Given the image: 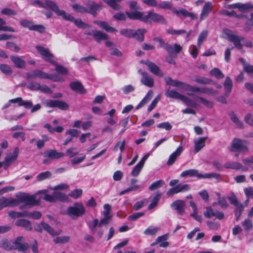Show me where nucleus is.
Wrapping results in <instances>:
<instances>
[{"instance_id":"ddd939ff","label":"nucleus","mask_w":253,"mask_h":253,"mask_svg":"<svg viewBox=\"0 0 253 253\" xmlns=\"http://www.w3.org/2000/svg\"><path fill=\"white\" fill-rule=\"evenodd\" d=\"M45 105L48 107H57L62 110L69 109V105L67 103L59 100H48L45 102Z\"/></svg>"},{"instance_id":"f704fd0d","label":"nucleus","mask_w":253,"mask_h":253,"mask_svg":"<svg viewBox=\"0 0 253 253\" xmlns=\"http://www.w3.org/2000/svg\"><path fill=\"white\" fill-rule=\"evenodd\" d=\"M42 227L43 230L46 231L52 236L58 235L62 232V230L60 229H59L57 231L54 230L53 228L51 227L48 224L44 222H42Z\"/></svg>"},{"instance_id":"1a4fd4ad","label":"nucleus","mask_w":253,"mask_h":253,"mask_svg":"<svg viewBox=\"0 0 253 253\" xmlns=\"http://www.w3.org/2000/svg\"><path fill=\"white\" fill-rule=\"evenodd\" d=\"M248 144L247 141L236 138L232 141L231 147L229 148V150L232 152L240 151L243 152H247L248 151V148L247 146Z\"/></svg>"},{"instance_id":"4468645a","label":"nucleus","mask_w":253,"mask_h":253,"mask_svg":"<svg viewBox=\"0 0 253 253\" xmlns=\"http://www.w3.org/2000/svg\"><path fill=\"white\" fill-rule=\"evenodd\" d=\"M17 103L20 106H24L26 109H29L32 106V102L31 101L24 100L21 97H17L15 99H12L9 100V102L6 104L3 107L2 109L4 110L10 105V103Z\"/></svg>"},{"instance_id":"a18cd8bd","label":"nucleus","mask_w":253,"mask_h":253,"mask_svg":"<svg viewBox=\"0 0 253 253\" xmlns=\"http://www.w3.org/2000/svg\"><path fill=\"white\" fill-rule=\"evenodd\" d=\"M9 216L12 218H20L22 217H27V211L23 212H16L15 211H10L8 212Z\"/></svg>"},{"instance_id":"cd10ccee","label":"nucleus","mask_w":253,"mask_h":253,"mask_svg":"<svg viewBox=\"0 0 253 253\" xmlns=\"http://www.w3.org/2000/svg\"><path fill=\"white\" fill-rule=\"evenodd\" d=\"M87 225L90 229V230L94 232L96 231V227H101L103 226H106L108 224H106L105 222H102V219H101L99 221L97 218H94L92 221H89L87 222Z\"/></svg>"},{"instance_id":"393cba45","label":"nucleus","mask_w":253,"mask_h":253,"mask_svg":"<svg viewBox=\"0 0 253 253\" xmlns=\"http://www.w3.org/2000/svg\"><path fill=\"white\" fill-rule=\"evenodd\" d=\"M164 80L167 85L179 87L184 90L185 89L187 84L177 80H174L170 77H166Z\"/></svg>"},{"instance_id":"69168bd1","label":"nucleus","mask_w":253,"mask_h":253,"mask_svg":"<svg viewBox=\"0 0 253 253\" xmlns=\"http://www.w3.org/2000/svg\"><path fill=\"white\" fill-rule=\"evenodd\" d=\"M41 84L38 82H31L29 83L27 87L31 90H39Z\"/></svg>"},{"instance_id":"e433bc0d","label":"nucleus","mask_w":253,"mask_h":253,"mask_svg":"<svg viewBox=\"0 0 253 253\" xmlns=\"http://www.w3.org/2000/svg\"><path fill=\"white\" fill-rule=\"evenodd\" d=\"M153 94V92L152 90H149L144 98L141 101L139 104L136 106V109L137 110L142 107L146 103H147L151 99Z\"/></svg>"},{"instance_id":"412c9836","label":"nucleus","mask_w":253,"mask_h":253,"mask_svg":"<svg viewBox=\"0 0 253 253\" xmlns=\"http://www.w3.org/2000/svg\"><path fill=\"white\" fill-rule=\"evenodd\" d=\"M185 206V202L181 200H177L173 202L170 206L171 207L176 211L179 215H183L185 213L184 207Z\"/></svg>"},{"instance_id":"6e6d98bb","label":"nucleus","mask_w":253,"mask_h":253,"mask_svg":"<svg viewBox=\"0 0 253 253\" xmlns=\"http://www.w3.org/2000/svg\"><path fill=\"white\" fill-rule=\"evenodd\" d=\"M210 74L214 76L217 79H221L224 77V74L218 68H213L210 72Z\"/></svg>"},{"instance_id":"6ab92c4d","label":"nucleus","mask_w":253,"mask_h":253,"mask_svg":"<svg viewBox=\"0 0 253 253\" xmlns=\"http://www.w3.org/2000/svg\"><path fill=\"white\" fill-rule=\"evenodd\" d=\"M104 211L102 212L103 217L102 222H105L109 224L112 219V214H111V207L109 204H106L104 205Z\"/></svg>"},{"instance_id":"7c9ffc66","label":"nucleus","mask_w":253,"mask_h":253,"mask_svg":"<svg viewBox=\"0 0 253 253\" xmlns=\"http://www.w3.org/2000/svg\"><path fill=\"white\" fill-rule=\"evenodd\" d=\"M93 38L97 42L100 43L102 41L108 40L109 37L107 34L102 31L95 30Z\"/></svg>"},{"instance_id":"20e7f679","label":"nucleus","mask_w":253,"mask_h":253,"mask_svg":"<svg viewBox=\"0 0 253 253\" xmlns=\"http://www.w3.org/2000/svg\"><path fill=\"white\" fill-rule=\"evenodd\" d=\"M127 17L131 20H138L146 24L155 22L165 24L167 23L163 17H115L117 21H126Z\"/></svg>"},{"instance_id":"c03bdc74","label":"nucleus","mask_w":253,"mask_h":253,"mask_svg":"<svg viewBox=\"0 0 253 253\" xmlns=\"http://www.w3.org/2000/svg\"><path fill=\"white\" fill-rule=\"evenodd\" d=\"M104 2L107 3L109 6H110L112 8L118 10L120 8V5L118 4L119 2H120L122 1V0H102Z\"/></svg>"},{"instance_id":"052dcab7","label":"nucleus","mask_w":253,"mask_h":253,"mask_svg":"<svg viewBox=\"0 0 253 253\" xmlns=\"http://www.w3.org/2000/svg\"><path fill=\"white\" fill-rule=\"evenodd\" d=\"M42 217V213L39 211H34L32 212L27 211V217L39 219Z\"/></svg>"},{"instance_id":"39448f33","label":"nucleus","mask_w":253,"mask_h":253,"mask_svg":"<svg viewBox=\"0 0 253 253\" xmlns=\"http://www.w3.org/2000/svg\"><path fill=\"white\" fill-rule=\"evenodd\" d=\"M153 40L155 42H158L159 43V46L164 48L170 56L172 55L174 53H179L182 49V47L179 44L175 43L173 47L172 45L166 42L163 39L160 37H155Z\"/></svg>"},{"instance_id":"49530a36","label":"nucleus","mask_w":253,"mask_h":253,"mask_svg":"<svg viewBox=\"0 0 253 253\" xmlns=\"http://www.w3.org/2000/svg\"><path fill=\"white\" fill-rule=\"evenodd\" d=\"M54 197L55 201L59 200L61 202H65L67 201L68 199V197L66 194L56 191L54 192Z\"/></svg>"},{"instance_id":"a878e982","label":"nucleus","mask_w":253,"mask_h":253,"mask_svg":"<svg viewBox=\"0 0 253 253\" xmlns=\"http://www.w3.org/2000/svg\"><path fill=\"white\" fill-rule=\"evenodd\" d=\"M183 147L181 146H179L176 150L169 156L167 162V165L169 166L172 165L175 162L176 159L181 155Z\"/></svg>"},{"instance_id":"37998d69","label":"nucleus","mask_w":253,"mask_h":253,"mask_svg":"<svg viewBox=\"0 0 253 253\" xmlns=\"http://www.w3.org/2000/svg\"><path fill=\"white\" fill-rule=\"evenodd\" d=\"M224 167L226 169H240L242 168V165L236 162H230L224 164Z\"/></svg>"},{"instance_id":"de8ad7c7","label":"nucleus","mask_w":253,"mask_h":253,"mask_svg":"<svg viewBox=\"0 0 253 253\" xmlns=\"http://www.w3.org/2000/svg\"><path fill=\"white\" fill-rule=\"evenodd\" d=\"M70 237L69 236H62L57 237L53 239V242L55 244H63L69 242Z\"/></svg>"},{"instance_id":"0eeeda50","label":"nucleus","mask_w":253,"mask_h":253,"mask_svg":"<svg viewBox=\"0 0 253 253\" xmlns=\"http://www.w3.org/2000/svg\"><path fill=\"white\" fill-rule=\"evenodd\" d=\"M12 250H17L18 252L25 253L29 248V245L26 242L25 238L23 236H18L12 240Z\"/></svg>"},{"instance_id":"9b49d317","label":"nucleus","mask_w":253,"mask_h":253,"mask_svg":"<svg viewBox=\"0 0 253 253\" xmlns=\"http://www.w3.org/2000/svg\"><path fill=\"white\" fill-rule=\"evenodd\" d=\"M228 9H238L242 13L247 12L253 10V4L250 2L243 3L237 2L227 6Z\"/></svg>"},{"instance_id":"5fc2aeb1","label":"nucleus","mask_w":253,"mask_h":253,"mask_svg":"<svg viewBox=\"0 0 253 253\" xmlns=\"http://www.w3.org/2000/svg\"><path fill=\"white\" fill-rule=\"evenodd\" d=\"M195 99L197 101L200 102L201 103L204 104L205 106L208 108H212L213 106L212 102L202 97H195Z\"/></svg>"},{"instance_id":"c756f323","label":"nucleus","mask_w":253,"mask_h":253,"mask_svg":"<svg viewBox=\"0 0 253 253\" xmlns=\"http://www.w3.org/2000/svg\"><path fill=\"white\" fill-rule=\"evenodd\" d=\"M146 30L144 29L133 30L131 38L135 39L140 42H142L144 40V34Z\"/></svg>"},{"instance_id":"680f3d73","label":"nucleus","mask_w":253,"mask_h":253,"mask_svg":"<svg viewBox=\"0 0 253 253\" xmlns=\"http://www.w3.org/2000/svg\"><path fill=\"white\" fill-rule=\"evenodd\" d=\"M181 100L187 106L192 107H195L196 106V103L195 101L184 95H183Z\"/></svg>"},{"instance_id":"bb28decb","label":"nucleus","mask_w":253,"mask_h":253,"mask_svg":"<svg viewBox=\"0 0 253 253\" xmlns=\"http://www.w3.org/2000/svg\"><path fill=\"white\" fill-rule=\"evenodd\" d=\"M70 87L73 91L79 94H84L86 92L85 88L80 82H71L70 84Z\"/></svg>"},{"instance_id":"8fccbe9b","label":"nucleus","mask_w":253,"mask_h":253,"mask_svg":"<svg viewBox=\"0 0 253 253\" xmlns=\"http://www.w3.org/2000/svg\"><path fill=\"white\" fill-rule=\"evenodd\" d=\"M194 81L198 84H213V82L211 80L203 77H198L196 78Z\"/></svg>"},{"instance_id":"bf43d9fd","label":"nucleus","mask_w":253,"mask_h":253,"mask_svg":"<svg viewBox=\"0 0 253 253\" xmlns=\"http://www.w3.org/2000/svg\"><path fill=\"white\" fill-rule=\"evenodd\" d=\"M0 70L3 73L7 75L12 74V70L11 67L7 64H0Z\"/></svg>"},{"instance_id":"4d7b16f0","label":"nucleus","mask_w":253,"mask_h":253,"mask_svg":"<svg viewBox=\"0 0 253 253\" xmlns=\"http://www.w3.org/2000/svg\"><path fill=\"white\" fill-rule=\"evenodd\" d=\"M235 207V214L236 216V219L237 221H238L240 218V216L243 211H244V205L241 204Z\"/></svg>"},{"instance_id":"c85d7f7f","label":"nucleus","mask_w":253,"mask_h":253,"mask_svg":"<svg viewBox=\"0 0 253 253\" xmlns=\"http://www.w3.org/2000/svg\"><path fill=\"white\" fill-rule=\"evenodd\" d=\"M10 59L13 63L14 66L17 68H24L26 66L25 61L18 56L12 55L10 56Z\"/></svg>"},{"instance_id":"7ed1b4c3","label":"nucleus","mask_w":253,"mask_h":253,"mask_svg":"<svg viewBox=\"0 0 253 253\" xmlns=\"http://www.w3.org/2000/svg\"><path fill=\"white\" fill-rule=\"evenodd\" d=\"M222 37L233 43L235 47L239 49H242L243 45L241 42L244 40L243 37H239L236 35L235 33L228 29H224L222 31Z\"/></svg>"},{"instance_id":"a19ab883","label":"nucleus","mask_w":253,"mask_h":253,"mask_svg":"<svg viewBox=\"0 0 253 253\" xmlns=\"http://www.w3.org/2000/svg\"><path fill=\"white\" fill-rule=\"evenodd\" d=\"M161 197V193L159 192H156L155 196L153 197L152 202L149 205L148 209V210H152L157 206L158 202Z\"/></svg>"},{"instance_id":"603ef678","label":"nucleus","mask_w":253,"mask_h":253,"mask_svg":"<svg viewBox=\"0 0 253 253\" xmlns=\"http://www.w3.org/2000/svg\"><path fill=\"white\" fill-rule=\"evenodd\" d=\"M51 173L49 171L41 172L39 173L36 177L38 181H42L45 179L49 178L51 177Z\"/></svg>"},{"instance_id":"58836bf2","label":"nucleus","mask_w":253,"mask_h":253,"mask_svg":"<svg viewBox=\"0 0 253 253\" xmlns=\"http://www.w3.org/2000/svg\"><path fill=\"white\" fill-rule=\"evenodd\" d=\"M171 11L173 14L180 16H194L193 13L189 12L187 10L183 8H172Z\"/></svg>"},{"instance_id":"338daca9","label":"nucleus","mask_w":253,"mask_h":253,"mask_svg":"<svg viewBox=\"0 0 253 253\" xmlns=\"http://www.w3.org/2000/svg\"><path fill=\"white\" fill-rule=\"evenodd\" d=\"M208 36V32L206 31H203L199 35L198 39V45L200 47L203 42L205 41Z\"/></svg>"},{"instance_id":"f8f14e48","label":"nucleus","mask_w":253,"mask_h":253,"mask_svg":"<svg viewBox=\"0 0 253 253\" xmlns=\"http://www.w3.org/2000/svg\"><path fill=\"white\" fill-rule=\"evenodd\" d=\"M36 48L42 56L44 60L51 63L52 64H55V61L52 59L53 55L50 52L48 48H45L40 45L36 46Z\"/></svg>"},{"instance_id":"0e129e2a","label":"nucleus","mask_w":253,"mask_h":253,"mask_svg":"<svg viewBox=\"0 0 253 253\" xmlns=\"http://www.w3.org/2000/svg\"><path fill=\"white\" fill-rule=\"evenodd\" d=\"M158 230V227H153L152 226H150L149 227L144 231V233L145 235H154L156 234Z\"/></svg>"},{"instance_id":"3c124183","label":"nucleus","mask_w":253,"mask_h":253,"mask_svg":"<svg viewBox=\"0 0 253 253\" xmlns=\"http://www.w3.org/2000/svg\"><path fill=\"white\" fill-rule=\"evenodd\" d=\"M99 25L101 28L104 29L108 32H117V30L114 28L111 27L107 23L103 21H101L99 23Z\"/></svg>"},{"instance_id":"2f4dec72","label":"nucleus","mask_w":253,"mask_h":253,"mask_svg":"<svg viewBox=\"0 0 253 253\" xmlns=\"http://www.w3.org/2000/svg\"><path fill=\"white\" fill-rule=\"evenodd\" d=\"M15 225L18 227H22L28 231H31L33 229L31 221L25 219L17 220L15 222Z\"/></svg>"},{"instance_id":"6e6552de","label":"nucleus","mask_w":253,"mask_h":253,"mask_svg":"<svg viewBox=\"0 0 253 253\" xmlns=\"http://www.w3.org/2000/svg\"><path fill=\"white\" fill-rule=\"evenodd\" d=\"M26 77L28 80H30L38 77L42 79H50L53 81H56L53 75H49L42 70L38 69L33 70L31 72L27 73Z\"/></svg>"},{"instance_id":"4c0bfd02","label":"nucleus","mask_w":253,"mask_h":253,"mask_svg":"<svg viewBox=\"0 0 253 253\" xmlns=\"http://www.w3.org/2000/svg\"><path fill=\"white\" fill-rule=\"evenodd\" d=\"M228 116L231 121L238 126L240 128H243V124L241 121H240L237 115L233 111H231L228 113Z\"/></svg>"},{"instance_id":"f3484780","label":"nucleus","mask_w":253,"mask_h":253,"mask_svg":"<svg viewBox=\"0 0 253 253\" xmlns=\"http://www.w3.org/2000/svg\"><path fill=\"white\" fill-rule=\"evenodd\" d=\"M204 215L208 218L214 216L219 220H222L224 218L223 212L218 211H214L211 207H207L206 211L204 212Z\"/></svg>"},{"instance_id":"4be33fe9","label":"nucleus","mask_w":253,"mask_h":253,"mask_svg":"<svg viewBox=\"0 0 253 253\" xmlns=\"http://www.w3.org/2000/svg\"><path fill=\"white\" fill-rule=\"evenodd\" d=\"M19 155V148L16 147L12 154H8L4 160V169H6L7 167L14 162L17 158Z\"/></svg>"},{"instance_id":"473e14b6","label":"nucleus","mask_w":253,"mask_h":253,"mask_svg":"<svg viewBox=\"0 0 253 253\" xmlns=\"http://www.w3.org/2000/svg\"><path fill=\"white\" fill-rule=\"evenodd\" d=\"M207 139V137H201L198 139L194 140V152L198 153L200 151L205 145V141Z\"/></svg>"},{"instance_id":"b1692460","label":"nucleus","mask_w":253,"mask_h":253,"mask_svg":"<svg viewBox=\"0 0 253 253\" xmlns=\"http://www.w3.org/2000/svg\"><path fill=\"white\" fill-rule=\"evenodd\" d=\"M65 20L73 22L79 28L85 29L90 27L87 23L83 22L81 18H76L75 17H63Z\"/></svg>"},{"instance_id":"ea45409f","label":"nucleus","mask_w":253,"mask_h":253,"mask_svg":"<svg viewBox=\"0 0 253 253\" xmlns=\"http://www.w3.org/2000/svg\"><path fill=\"white\" fill-rule=\"evenodd\" d=\"M166 95L168 97L181 100L183 95L180 94L174 90H167Z\"/></svg>"},{"instance_id":"09e8293b","label":"nucleus","mask_w":253,"mask_h":253,"mask_svg":"<svg viewBox=\"0 0 253 253\" xmlns=\"http://www.w3.org/2000/svg\"><path fill=\"white\" fill-rule=\"evenodd\" d=\"M212 8V3L210 2H207L205 3L201 16H206L208 15Z\"/></svg>"},{"instance_id":"864d4df0","label":"nucleus","mask_w":253,"mask_h":253,"mask_svg":"<svg viewBox=\"0 0 253 253\" xmlns=\"http://www.w3.org/2000/svg\"><path fill=\"white\" fill-rule=\"evenodd\" d=\"M164 184V181L163 180H159L152 183L149 187L150 191H154L160 187Z\"/></svg>"},{"instance_id":"5701e85b","label":"nucleus","mask_w":253,"mask_h":253,"mask_svg":"<svg viewBox=\"0 0 253 253\" xmlns=\"http://www.w3.org/2000/svg\"><path fill=\"white\" fill-rule=\"evenodd\" d=\"M44 157L51 160L59 159L65 156L64 153L58 152L55 149H50L44 153Z\"/></svg>"},{"instance_id":"aec40b11","label":"nucleus","mask_w":253,"mask_h":253,"mask_svg":"<svg viewBox=\"0 0 253 253\" xmlns=\"http://www.w3.org/2000/svg\"><path fill=\"white\" fill-rule=\"evenodd\" d=\"M102 8L101 3H96L93 1H88L86 3V12L91 14H95L97 11L100 10Z\"/></svg>"},{"instance_id":"f257e3e1","label":"nucleus","mask_w":253,"mask_h":253,"mask_svg":"<svg viewBox=\"0 0 253 253\" xmlns=\"http://www.w3.org/2000/svg\"><path fill=\"white\" fill-rule=\"evenodd\" d=\"M17 199L2 197L0 199V210L7 207L18 206L20 203L26 202L28 205H37L39 201L36 200L35 196H30L25 193H19L16 195Z\"/></svg>"},{"instance_id":"13d9d810","label":"nucleus","mask_w":253,"mask_h":253,"mask_svg":"<svg viewBox=\"0 0 253 253\" xmlns=\"http://www.w3.org/2000/svg\"><path fill=\"white\" fill-rule=\"evenodd\" d=\"M227 199L229 200L230 204L233 205L234 207L241 204V203H239L238 198L234 193H231L227 197Z\"/></svg>"},{"instance_id":"dca6fc26","label":"nucleus","mask_w":253,"mask_h":253,"mask_svg":"<svg viewBox=\"0 0 253 253\" xmlns=\"http://www.w3.org/2000/svg\"><path fill=\"white\" fill-rule=\"evenodd\" d=\"M138 72L142 76L140 80L142 84L149 87H152L154 86V79L147 72H144L141 69H139Z\"/></svg>"},{"instance_id":"79ce46f5","label":"nucleus","mask_w":253,"mask_h":253,"mask_svg":"<svg viewBox=\"0 0 253 253\" xmlns=\"http://www.w3.org/2000/svg\"><path fill=\"white\" fill-rule=\"evenodd\" d=\"M0 246L6 251L12 250V240L9 241L6 239H3L1 241Z\"/></svg>"},{"instance_id":"9d476101","label":"nucleus","mask_w":253,"mask_h":253,"mask_svg":"<svg viewBox=\"0 0 253 253\" xmlns=\"http://www.w3.org/2000/svg\"><path fill=\"white\" fill-rule=\"evenodd\" d=\"M67 213L70 216L79 217L85 213V209L82 204L76 203L73 206L67 209Z\"/></svg>"},{"instance_id":"f03ea898","label":"nucleus","mask_w":253,"mask_h":253,"mask_svg":"<svg viewBox=\"0 0 253 253\" xmlns=\"http://www.w3.org/2000/svg\"><path fill=\"white\" fill-rule=\"evenodd\" d=\"M31 3L33 5L38 6L40 8H43L46 10H52L58 16H66L65 11L60 10L56 3L51 0H31Z\"/></svg>"},{"instance_id":"a211bd4d","label":"nucleus","mask_w":253,"mask_h":253,"mask_svg":"<svg viewBox=\"0 0 253 253\" xmlns=\"http://www.w3.org/2000/svg\"><path fill=\"white\" fill-rule=\"evenodd\" d=\"M141 63L146 64L149 68L150 71L153 74L158 76L160 77H163L164 76V74L160 70V68L153 62L149 60H147L145 61H142Z\"/></svg>"},{"instance_id":"c9c22d12","label":"nucleus","mask_w":253,"mask_h":253,"mask_svg":"<svg viewBox=\"0 0 253 253\" xmlns=\"http://www.w3.org/2000/svg\"><path fill=\"white\" fill-rule=\"evenodd\" d=\"M223 86L225 89V95L228 96L231 91L233 87L232 81L230 77H227L225 78Z\"/></svg>"},{"instance_id":"2eb2a0df","label":"nucleus","mask_w":253,"mask_h":253,"mask_svg":"<svg viewBox=\"0 0 253 253\" xmlns=\"http://www.w3.org/2000/svg\"><path fill=\"white\" fill-rule=\"evenodd\" d=\"M47 192L48 191L47 190H42L38 191L36 194L33 195L35 196L36 200L39 201L38 205L40 204L42 199L49 202H55L54 192L52 195L47 194ZM37 206H38V205H37Z\"/></svg>"},{"instance_id":"423d86ee","label":"nucleus","mask_w":253,"mask_h":253,"mask_svg":"<svg viewBox=\"0 0 253 253\" xmlns=\"http://www.w3.org/2000/svg\"><path fill=\"white\" fill-rule=\"evenodd\" d=\"M179 180L173 179L169 182V185L173 187L170 188L167 192L168 196H171L179 192L187 191L190 190V186L187 184H178Z\"/></svg>"},{"instance_id":"e2e57ef3","label":"nucleus","mask_w":253,"mask_h":253,"mask_svg":"<svg viewBox=\"0 0 253 253\" xmlns=\"http://www.w3.org/2000/svg\"><path fill=\"white\" fill-rule=\"evenodd\" d=\"M242 225L244 227L245 230L248 231H250L253 227V225L252 223V221L248 218L245 219L243 222H242Z\"/></svg>"},{"instance_id":"72a5a7b5","label":"nucleus","mask_w":253,"mask_h":253,"mask_svg":"<svg viewBox=\"0 0 253 253\" xmlns=\"http://www.w3.org/2000/svg\"><path fill=\"white\" fill-rule=\"evenodd\" d=\"M180 176L181 177L196 176L197 178L199 179L202 178V174L199 173L198 170L194 169H188L184 171L181 173Z\"/></svg>"},{"instance_id":"774afa93","label":"nucleus","mask_w":253,"mask_h":253,"mask_svg":"<svg viewBox=\"0 0 253 253\" xmlns=\"http://www.w3.org/2000/svg\"><path fill=\"white\" fill-rule=\"evenodd\" d=\"M82 190L80 189H75L72 191L69 196L74 199H77L82 195Z\"/></svg>"}]
</instances>
